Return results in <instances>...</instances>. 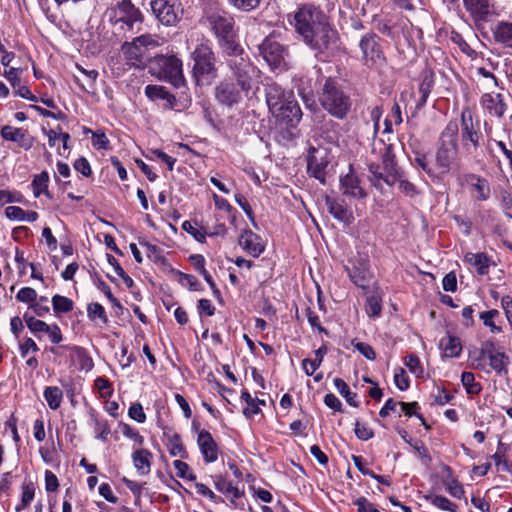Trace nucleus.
<instances>
[{
  "instance_id": "1",
  "label": "nucleus",
  "mask_w": 512,
  "mask_h": 512,
  "mask_svg": "<svg viewBox=\"0 0 512 512\" xmlns=\"http://www.w3.org/2000/svg\"><path fill=\"white\" fill-rule=\"evenodd\" d=\"M321 62H329L341 51V40L338 32L327 21L313 33L303 39Z\"/></svg>"
},
{
  "instance_id": "2",
  "label": "nucleus",
  "mask_w": 512,
  "mask_h": 512,
  "mask_svg": "<svg viewBox=\"0 0 512 512\" xmlns=\"http://www.w3.org/2000/svg\"><path fill=\"white\" fill-rule=\"evenodd\" d=\"M191 60L193 62L192 75L197 84L204 81L211 82L217 77V57L209 40L195 46L191 52Z\"/></svg>"
},
{
  "instance_id": "3",
  "label": "nucleus",
  "mask_w": 512,
  "mask_h": 512,
  "mask_svg": "<svg viewBox=\"0 0 512 512\" xmlns=\"http://www.w3.org/2000/svg\"><path fill=\"white\" fill-rule=\"evenodd\" d=\"M105 16L121 32L133 31L135 28L138 30L143 22V14L131 0H115L106 10Z\"/></svg>"
},
{
  "instance_id": "4",
  "label": "nucleus",
  "mask_w": 512,
  "mask_h": 512,
  "mask_svg": "<svg viewBox=\"0 0 512 512\" xmlns=\"http://www.w3.org/2000/svg\"><path fill=\"white\" fill-rule=\"evenodd\" d=\"M458 132L457 123L449 122L441 132L439 147L436 152V166L441 173H447L452 163L458 156Z\"/></svg>"
},
{
  "instance_id": "5",
  "label": "nucleus",
  "mask_w": 512,
  "mask_h": 512,
  "mask_svg": "<svg viewBox=\"0 0 512 512\" xmlns=\"http://www.w3.org/2000/svg\"><path fill=\"white\" fill-rule=\"evenodd\" d=\"M319 100L322 107L337 119H344L351 108L350 97L330 78L325 81Z\"/></svg>"
},
{
  "instance_id": "6",
  "label": "nucleus",
  "mask_w": 512,
  "mask_h": 512,
  "mask_svg": "<svg viewBox=\"0 0 512 512\" xmlns=\"http://www.w3.org/2000/svg\"><path fill=\"white\" fill-rule=\"evenodd\" d=\"M327 21L328 18L321 8L313 4H303L294 13V27L302 39Z\"/></svg>"
},
{
  "instance_id": "7",
  "label": "nucleus",
  "mask_w": 512,
  "mask_h": 512,
  "mask_svg": "<svg viewBox=\"0 0 512 512\" xmlns=\"http://www.w3.org/2000/svg\"><path fill=\"white\" fill-rule=\"evenodd\" d=\"M259 54L274 70H286L289 53L287 48L277 39L275 32L268 35L258 46Z\"/></svg>"
},
{
  "instance_id": "8",
  "label": "nucleus",
  "mask_w": 512,
  "mask_h": 512,
  "mask_svg": "<svg viewBox=\"0 0 512 512\" xmlns=\"http://www.w3.org/2000/svg\"><path fill=\"white\" fill-rule=\"evenodd\" d=\"M483 136L480 131V122L474 121L473 114L469 108L461 112V144L469 154L476 152L481 146Z\"/></svg>"
},
{
  "instance_id": "9",
  "label": "nucleus",
  "mask_w": 512,
  "mask_h": 512,
  "mask_svg": "<svg viewBox=\"0 0 512 512\" xmlns=\"http://www.w3.org/2000/svg\"><path fill=\"white\" fill-rule=\"evenodd\" d=\"M159 68L160 78L170 82L174 87L179 88L184 84L182 61L176 56L161 55L155 59Z\"/></svg>"
},
{
  "instance_id": "10",
  "label": "nucleus",
  "mask_w": 512,
  "mask_h": 512,
  "mask_svg": "<svg viewBox=\"0 0 512 512\" xmlns=\"http://www.w3.org/2000/svg\"><path fill=\"white\" fill-rule=\"evenodd\" d=\"M227 63L237 80V84L241 87V90H250L252 80L256 77L258 70L250 62L248 56L244 55L240 58H228Z\"/></svg>"
},
{
  "instance_id": "11",
  "label": "nucleus",
  "mask_w": 512,
  "mask_h": 512,
  "mask_svg": "<svg viewBox=\"0 0 512 512\" xmlns=\"http://www.w3.org/2000/svg\"><path fill=\"white\" fill-rule=\"evenodd\" d=\"M151 9L159 22L166 26L175 25L183 14L179 0H152Z\"/></svg>"
},
{
  "instance_id": "12",
  "label": "nucleus",
  "mask_w": 512,
  "mask_h": 512,
  "mask_svg": "<svg viewBox=\"0 0 512 512\" xmlns=\"http://www.w3.org/2000/svg\"><path fill=\"white\" fill-rule=\"evenodd\" d=\"M272 115L286 126H296L302 117L301 108L292 93H288V98L279 106V110Z\"/></svg>"
},
{
  "instance_id": "13",
  "label": "nucleus",
  "mask_w": 512,
  "mask_h": 512,
  "mask_svg": "<svg viewBox=\"0 0 512 512\" xmlns=\"http://www.w3.org/2000/svg\"><path fill=\"white\" fill-rule=\"evenodd\" d=\"M362 58L366 64L384 61V54L379 44V37L374 33L364 35L359 43Z\"/></svg>"
},
{
  "instance_id": "14",
  "label": "nucleus",
  "mask_w": 512,
  "mask_h": 512,
  "mask_svg": "<svg viewBox=\"0 0 512 512\" xmlns=\"http://www.w3.org/2000/svg\"><path fill=\"white\" fill-rule=\"evenodd\" d=\"M208 22L217 41L236 35L234 18L227 13H214L208 17Z\"/></svg>"
},
{
  "instance_id": "15",
  "label": "nucleus",
  "mask_w": 512,
  "mask_h": 512,
  "mask_svg": "<svg viewBox=\"0 0 512 512\" xmlns=\"http://www.w3.org/2000/svg\"><path fill=\"white\" fill-rule=\"evenodd\" d=\"M351 281L359 288L366 289L372 280V273L369 269L368 261L365 259H355L349 262L346 267Z\"/></svg>"
},
{
  "instance_id": "16",
  "label": "nucleus",
  "mask_w": 512,
  "mask_h": 512,
  "mask_svg": "<svg viewBox=\"0 0 512 512\" xmlns=\"http://www.w3.org/2000/svg\"><path fill=\"white\" fill-rule=\"evenodd\" d=\"M463 4L475 23L486 22L494 14V0H463Z\"/></svg>"
},
{
  "instance_id": "17",
  "label": "nucleus",
  "mask_w": 512,
  "mask_h": 512,
  "mask_svg": "<svg viewBox=\"0 0 512 512\" xmlns=\"http://www.w3.org/2000/svg\"><path fill=\"white\" fill-rule=\"evenodd\" d=\"M215 99L223 106L233 107L241 100V92L233 82L222 81L215 87Z\"/></svg>"
},
{
  "instance_id": "18",
  "label": "nucleus",
  "mask_w": 512,
  "mask_h": 512,
  "mask_svg": "<svg viewBox=\"0 0 512 512\" xmlns=\"http://www.w3.org/2000/svg\"><path fill=\"white\" fill-rule=\"evenodd\" d=\"M0 135L5 141L15 142L26 151L34 146L35 138L23 128L5 125L1 128Z\"/></svg>"
},
{
  "instance_id": "19",
  "label": "nucleus",
  "mask_w": 512,
  "mask_h": 512,
  "mask_svg": "<svg viewBox=\"0 0 512 512\" xmlns=\"http://www.w3.org/2000/svg\"><path fill=\"white\" fill-rule=\"evenodd\" d=\"M328 166L325 152L311 148L307 158V171L310 176L325 183V169Z\"/></svg>"
},
{
  "instance_id": "20",
  "label": "nucleus",
  "mask_w": 512,
  "mask_h": 512,
  "mask_svg": "<svg viewBox=\"0 0 512 512\" xmlns=\"http://www.w3.org/2000/svg\"><path fill=\"white\" fill-rule=\"evenodd\" d=\"M144 93L149 100L160 103L164 109H173L177 102L176 97L161 85H147Z\"/></svg>"
},
{
  "instance_id": "21",
  "label": "nucleus",
  "mask_w": 512,
  "mask_h": 512,
  "mask_svg": "<svg viewBox=\"0 0 512 512\" xmlns=\"http://www.w3.org/2000/svg\"><path fill=\"white\" fill-rule=\"evenodd\" d=\"M340 190L347 197L355 199L366 197V192L361 187L360 180L351 167L346 175L340 177Z\"/></svg>"
},
{
  "instance_id": "22",
  "label": "nucleus",
  "mask_w": 512,
  "mask_h": 512,
  "mask_svg": "<svg viewBox=\"0 0 512 512\" xmlns=\"http://www.w3.org/2000/svg\"><path fill=\"white\" fill-rule=\"evenodd\" d=\"M197 444L206 463H213L217 460L218 446L209 431L201 430L198 433Z\"/></svg>"
},
{
  "instance_id": "23",
  "label": "nucleus",
  "mask_w": 512,
  "mask_h": 512,
  "mask_svg": "<svg viewBox=\"0 0 512 512\" xmlns=\"http://www.w3.org/2000/svg\"><path fill=\"white\" fill-rule=\"evenodd\" d=\"M240 247L253 257H259L265 250L261 238L251 230H244L238 241Z\"/></svg>"
},
{
  "instance_id": "24",
  "label": "nucleus",
  "mask_w": 512,
  "mask_h": 512,
  "mask_svg": "<svg viewBox=\"0 0 512 512\" xmlns=\"http://www.w3.org/2000/svg\"><path fill=\"white\" fill-rule=\"evenodd\" d=\"M326 205L328 207L329 213L338 221L344 223L349 226L354 221L353 212L349 209L342 200H338L335 198L327 197Z\"/></svg>"
},
{
  "instance_id": "25",
  "label": "nucleus",
  "mask_w": 512,
  "mask_h": 512,
  "mask_svg": "<svg viewBox=\"0 0 512 512\" xmlns=\"http://www.w3.org/2000/svg\"><path fill=\"white\" fill-rule=\"evenodd\" d=\"M266 103L269 111L275 113L279 110V106L288 98V94L276 83L268 84L265 88Z\"/></svg>"
},
{
  "instance_id": "26",
  "label": "nucleus",
  "mask_w": 512,
  "mask_h": 512,
  "mask_svg": "<svg viewBox=\"0 0 512 512\" xmlns=\"http://www.w3.org/2000/svg\"><path fill=\"white\" fill-rule=\"evenodd\" d=\"M481 104L491 115L499 118L503 116L506 110V104L504 103L502 94L492 95L485 93L481 97Z\"/></svg>"
},
{
  "instance_id": "27",
  "label": "nucleus",
  "mask_w": 512,
  "mask_h": 512,
  "mask_svg": "<svg viewBox=\"0 0 512 512\" xmlns=\"http://www.w3.org/2000/svg\"><path fill=\"white\" fill-rule=\"evenodd\" d=\"M492 34L496 43L512 50V22L499 21L492 29Z\"/></svg>"
},
{
  "instance_id": "28",
  "label": "nucleus",
  "mask_w": 512,
  "mask_h": 512,
  "mask_svg": "<svg viewBox=\"0 0 512 512\" xmlns=\"http://www.w3.org/2000/svg\"><path fill=\"white\" fill-rule=\"evenodd\" d=\"M152 458V453L147 449H137L132 453L133 465L139 475L149 474Z\"/></svg>"
},
{
  "instance_id": "29",
  "label": "nucleus",
  "mask_w": 512,
  "mask_h": 512,
  "mask_svg": "<svg viewBox=\"0 0 512 512\" xmlns=\"http://www.w3.org/2000/svg\"><path fill=\"white\" fill-rule=\"evenodd\" d=\"M464 261L473 267L478 274L485 275L488 273L490 266V258L485 253L468 252L464 256Z\"/></svg>"
},
{
  "instance_id": "30",
  "label": "nucleus",
  "mask_w": 512,
  "mask_h": 512,
  "mask_svg": "<svg viewBox=\"0 0 512 512\" xmlns=\"http://www.w3.org/2000/svg\"><path fill=\"white\" fill-rule=\"evenodd\" d=\"M439 347L446 357H458L462 351L460 339L456 336L446 335L439 341Z\"/></svg>"
},
{
  "instance_id": "31",
  "label": "nucleus",
  "mask_w": 512,
  "mask_h": 512,
  "mask_svg": "<svg viewBox=\"0 0 512 512\" xmlns=\"http://www.w3.org/2000/svg\"><path fill=\"white\" fill-rule=\"evenodd\" d=\"M218 45L229 58H240L245 55L243 48L236 41V35L218 40Z\"/></svg>"
},
{
  "instance_id": "32",
  "label": "nucleus",
  "mask_w": 512,
  "mask_h": 512,
  "mask_svg": "<svg viewBox=\"0 0 512 512\" xmlns=\"http://www.w3.org/2000/svg\"><path fill=\"white\" fill-rule=\"evenodd\" d=\"M467 181L477 192V198L481 201H486L490 198V185L485 178L475 174L467 176Z\"/></svg>"
},
{
  "instance_id": "33",
  "label": "nucleus",
  "mask_w": 512,
  "mask_h": 512,
  "mask_svg": "<svg viewBox=\"0 0 512 512\" xmlns=\"http://www.w3.org/2000/svg\"><path fill=\"white\" fill-rule=\"evenodd\" d=\"M488 360L489 363L487 364V367L489 366L496 372V374L502 376L508 373L507 366L509 363V357L504 352L498 351L491 354L488 356Z\"/></svg>"
},
{
  "instance_id": "34",
  "label": "nucleus",
  "mask_w": 512,
  "mask_h": 512,
  "mask_svg": "<svg viewBox=\"0 0 512 512\" xmlns=\"http://www.w3.org/2000/svg\"><path fill=\"white\" fill-rule=\"evenodd\" d=\"M71 350L79 370L89 372L93 369L94 362L85 348L73 346L71 347Z\"/></svg>"
},
{
  "instance_id": "35",
  "label": "nucleus",
  "mask_w": 512,
  "mask_h": 512,
  "mask_svg": "<svg viewBox=\"0 0 512 512\" xmlns=\"http://www.w3.org/2000/svg\"><path fill=\"white\" fill-rule=\"evenodd\" d=\"M315 359L311 360L306 358L302 361V368L304 369L306 375L311 376L314 372L320 367L322 364L324 356L327 354L326 345H322L315 352Z\"/></svg>"
},
{
  "instance_id": "36",
  "label": "nucleus",
  "mask_w": 512,
  "mask_h": 512,
  "mask_svg": "<svg viewBox=\"0 0 512 512\" xmlns=\"http://www.w3.org/2000/svg\"><path fill=\"white\" fill-rule=\"evenodd\" d=\"M166 435V447L171 456H179L180 458H186L187 452L184 445L181 442L180 435L178 433L165 434Z\"/></svg>"
},
{
  "instance_id": "37",
  "label": "nucleus",
  "mask_w": 512,
  "mask_h": 512,
  "mask_svg": "<svg viewBox=\"0 0 512 512\" xmlns=\"http://www.w3.org/2000/svg\"><path fill=\"white\" fill-rule=\"evenodd\" d=\"M122 51L125 58L130 62L131 65L136 66L142 62L144 56V50L138 46L133 40L130 43H125L122 46Z\"/></svg>"
},
{
  "instance_id": "38",
  "label": "nucleus",
  "mask_w": 512,
  "mask_h": 512,
  "mask_svg": "<svg viewBox=\"0 0 512 512\" xmlns=\"http://www.w3.org/2000/svg\"><path fill=\"white\" fill-rule=\"evenodd\" d=\"M479 317L482 320L483 325L489 328L491 333L499 334L503 332L502 326L496 324V319L500 317V312L498 310L491 309L481 312Z\"/></svg>"
},
{
  "instance_id": "39",
  "label": "nucleus",
  "mask_w": 512,
  "mask_h": 512,
  "mask_svg": "<svg viewBox=\"0 0 512 512\" xmlns=\"http://www.w3.org/2000/svg\"><path fill=\"white\" fill-rule=\"evenodd\" d=\"M23 321L26 323L28 329L37 337L40 338L41 334H46L49 330V324L46 322L36 319L34 316L30 315L28 312L23 314Z\"/></svg>"
},
{
  "instance_id": "40",
  "label": "nucleus",
  "mask_w": 512,
  "mask_h": 512,
  "mask_svg": "<svg viewBox=\"0 0 512 512\" xmlns=\"http://www.w3.org/2000/svg\"><path fill=\"white\" fill-rule=\"evenodd\" d=\"M43 396L47 401V404L50 407V409L56 410L61 405L63 399V392L57 386H48L44 389Z\"/></svg>"
},
{
  "instance_id": "41",
  "label": "nucleus",
  "mask_w": 512,
  "mask_h": 512,
  "mask_svg": "<svg viewBox=\"0 0 512 512\" xmlns=\"http://www.w3.org/2000/svg\"><path fill=\"white\" fill-rule=\"evenodd\" d=\"M49 174L47 171H42L36 175L32 181V187L35 197H39L41 194H45L50 197L48 191Z\"/></svg>"
},
{
  "instance_id": "42",
  "label": "nucleus",
  "mask_w": 512,
  "mask_h": 512,
  "mask_svg": "<svg viewBox=\"0 0 512 512\" xmlns=\"http://www.w3.org/2000/svg\"><path fill=\"white\" fill-rule=\"evenodd\" d=\"M335 388L338 390V392L345 398L346 402L353 406L358 407L359 402L356 400L357 394L350 391L348 385L346 382L341 378H335L333 380Z\"/></svg>"
},
{
  "instance_id": "43",
  "label": "nucleus",
  "mask_w": 512,
  "mask_h": 512,
  "mask_svg": "<svg viewBox=\"0 0 512 512\" xmlns=\"http://www.w3.org/2000/svg\"><path fill=\"white\" fill-rule=\"evenodd\" d=\"M51 301L56 314L68 313L73 310L74 302L68 297L56 294L52 297Z\"/></svg>"
},
{
  "instance_id": "44",
  "label": "nucleus",
  "mask_w": 512,
  "mask_h": 512,
  "mask_svg": "<svg viewBox=\"0 0 512 512\" xmlns=\"http://www.w3.org/2000/svg\"><path fill=\"white\" fill-rule=\"evenodd\" d=\"M382 165L385 172H396L401 170L396 162L395 154L393 153V146L391 144L385 146V151L382 154Z\"/></svg>"
},
{
  "instance_id": "45",
  "label": "nucleus",
  "mask_w": 512,
  "mask_h": 512,
  "mask_svg": "<svg viewBox=\"0 0 512 512\" xmlns=\"http://www.w3.org/2000/svg\"><path fill=\"white\" fill-rule=\"evenodd\" d=\"M461 383L468 394L476 395L482 390L481 384L475 381V376L472 372H463L461 375Z\"/></svg>"
},
{
  "instance_id": "46",
  "label": "nucleus",
  "mask_w": 512,
  "mask_h": 512,
  "mask_svg": "<svg viewBox=\"0 0 512 512\" xmlns=\"http://www.w3.org/2000/svg\"><path fill=\"white\" fill-rule=\"evenodd\" d=\"M365 310L369 317H379L382 311L381 297L377 294L370 295L366 300Z\"/></svg>"
},
{
  "instance_id": "47",
  "label": "nucleus",
  "mask_w": 512,
  "mask_h": 512,
  "mask_svg": "<svg viewBox=\"0 0 512 512\" xmlns=\"http://www.w3.org/2000/svg\"><path fill=\"white\" fill-rule=\"evenodd\" d=\"M87 316L92 321L99 319L102 324L108 323L106 311L100 303H90L87 307Z\"/></svg>"
},
{
  "instance_id": "48",
  "label": "nucleus",
  "mask_w": 512,
  "mask_h": 512,
  "mask_svg": "<svg viewBox=\"0 0 512 512\" xmlns=\"http://www.w3.org/2000/svg\"><path fill=\"white\" fill-rule=\"evenodd\" d=\"M469 359L474 368L487 371L488 356L480 348L470 351Z\"/></svg>"
},
{
  "instance_id": "49",
  "label": "nucleus",
  "mask_w": 512,
  "mask_h": 512,
  "mask_svg": "<svg viewBox=\"0 0 512 512\" xmlns=\"http://www.w3.org/2000/svg\"><path fill=\"white\" fill-rule=\"evenodd\" d=\"M35 496V488L32 482L23 483L22 485V496H21V505L16 507V511L19 512L23 508L27 507Z\"/></svg>"
},
{
  "instance_id": "50",
  "label": "nucleus",
  "mask_w": 512,
  "mask_h": 512,
  "mask_svg": "<svg viewBox=\"0 0 512 512\" xmlns=\"http://www.w3.org/2000/svg\"><path fill=\"white\" fill-rule=\"evenodd\" d=\"M241 399L247 404V407L243 409V414L250 418L260 412V408L256 403V398H253L248 391H242Z\"/></svg>"
},
{
  "instance_id": "51",
  "label": "nucleus",
  "mask_w": 512,
  "mask_h": 512,
  "mask_svg": "<svg viewBox=\"0 0 512 512\" xmlns=\"http://www.w3.org/2000/svg\"><path fill=\"white\" fill-rule=\"evenodd\" d=\"M173 466L176 470V475L184 480L194 481L196 475L191 471L189 465L181 460H175Z\"/></svg>"
},
{
  "instance_id": "52",
  "label": "nucleus",
  "mask_w": 512,
  "mask_h": 512,
  "mask_svg": "<svg viewBox=\"0 0 512 512\" xmlns=\"http://www.w3.org/2000/svg\"><path fill=\"white\" fill-rule=\"evenodd\" d=\"M398 188L401 193H403L405 196L410 197V198H413L419 194V190L416 187V185L413 184L412 182H410L405 177L404 173L398 183Z\"/></svg>"
},
{
  "instance_id": "53",
  "label": "nucleus",
  "mask_w": 512,
  "mask_h": 512,
  "mask_svg": "<svg viewBox=\"0 0 512 512\" xmlns=\"http://www.w3.org/2000/svg\"><path fill=\"white\" fill-rule=\"evenodd\" d=\"M178 275H179L180 284H182L183 286H188L189 290H191V291L202 290V285L195 276H193L191 274H186V273H183L180 271L178 272Z\"/></svg>"
},
{
  "instance_id": "54",
  "label": "nucleus",
  "mask_w": 512,
  "mask_h": 512,
  "mask_svg": "<svg viewBox=\"0 0 512 512\" xmlns=\"http://www.w3.org/2000/svg\"><path fill=\"white\" fill-rule=\"evenodd\" d=\"M16 299L19 302L29 303L31 305L37 300V292L31 287H23L18 291Z\"/></svg>"
},
{
  "instance_id": "55",
  "label": "nucleus",
  "mask_w": 512,
  "mask_h": 512,
  "mask_svg": "<svg viewBox=\"0 0 512 512\" xmlns=\"http://www.w3.org/2000/svg\"><path fill=\"white\" fill-rule=\"evenodd\" d=\"M431 503L441 510L450 512H454L456 507V505L452 501H450L447 497L442 495H434L431 498Z\"/></svg>"
},
{
  "instance_id": "56",
  "label": "nucleus",
  "mask_w": 512,
  "mask_h": 512,
  "mask_svg": "<svg viewBox=\"0 0 512 512\" xmlns=\"http://www.w3.org/2000/svg\"><path fill=\"white\" fill-rule=\"evenodd\" d=\"M47 303L48 298L46 296H40L38 302L35 301L29 308L32 309L38 317H45L50 311Z\"/></svg>"
},
{
  "instance_id": "57",
  "label": "nucleus",
  "mask_w": 512,
  "mask_h": 512,
  "mask_svg": "<svg viewBox=\"0 0 512 512\" xmlns=\"http://www.w3.org/2000/svg\"><path fill=\"white\" fill-rule=\"evenodd\" d=\"M238 10L249 12L256 9L261 0H228Z\"/></svg>"
},
{
  "instance_id": "58",
  "label": "nucleus",
  "mask_w": 512,
  "mask_h": 512,
  "mask_svg": "<svg viewBox=\"0 0 512 512\" xmlns=\"http://www.w3.org/2000/svg\"><path fill=\"white\" fill-rule=\"evenodd\" d=\"M405 365L410 370V372L416 376H420L423 373L421 362L419 358L414 354H410L405 357Z\"/></svg>"
},
{
  "instance_id": "59",
  "label": "nucleus",
  "mask_w": 512,
  "mask_h": 512,
  "mask_svg": "<svg viewBox=\"0 0 512 512\" xmlns=\"http://www.w3.org/2000/svg\"><path fill=\"white\" fill-rule=\"evenodd\" d=\"M411 446L424 465H429L432 462V457L423 442L415 441Z\"/></svg>"
},
{
  "instance_id": "60",
  "label": "nucleus",
  "mask_w": 512,
  "mask_h": 512,
  "mask_svg": "<svg viewBox=\"0 0 512 512\" xmlns=\"http://www.w3.org/2000/svg\"><path fill=\"white\" fill-rule=\"evenodd\" d=\"M121 481L132 492V494L135 496L136 500L138 501L141 498V495H142L143 489L146 485V482L138 483L136 481L128 479L125 476L121 478Z\"/></svg>"
},
{
  "instance_id": "61",
  "label": "nucleus",
  "mask_w": 512,
  "mask_h": 512,
  "mask_svg": "<svg viewBox=\"0 0 512 512\" xmlns=\"http://www.w3.org/2000/svg\"><path fill=\"white\" fill-rule=\"evenodd\" d=\"M394 383L401 391H405L409 388V377L403 368H398L395 371Z\"/></svg>"
},
{
  "instance_id": "62",
  "label": "nucleus",
  "mask_w": 512,
  "mask_h": 512,
  "mask_svg": "<svg viewBox=\"0 0 512 512\" xmlns=\"http://www.w3.org/2000/svg\"><path fill=\"white\" fill-rule=\"evenodd\" d=\"M182 229L190 234L196 241L204 243L206 241V233L198 230L190 221L182 223Z\"/></svg>"
},
{
  "instance_id": "63",
  "label": "nucleus",
  "mask_w": 512,
  "mask_h": 512,
  "mask_svg": "<svg viewBox=\"0 0 512 512\" xmlns=\"http://www.w3.org/2000/svg\"><path fill=\"white\" fill-rule=\"evenodd\" d=\"M213 482L215 488L222 494L229 496L230 490H232V483L227 481L222 475L213 476Z\"/></svg>"
},
{
  "instance_id": "64",
  "label": "nucleus",
  "mask_w": 512,
  "mask_h": 512,
  "mask_svg": "<svg viewBox=\"0 0 512 512\" xmlns=\"http://www.w3.org/2000/svg\"><path fill=\"white\" fill-rule=\"evenodd\" d=\"M354 348L363 355L368 360H374L376 358V353L372 346L364 342H352Z\"/></svg>"
}]
</instances>
